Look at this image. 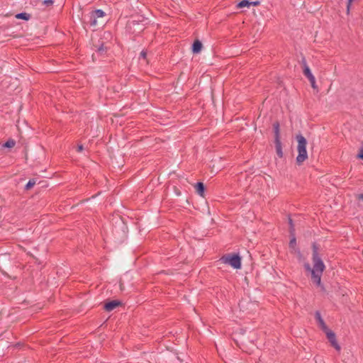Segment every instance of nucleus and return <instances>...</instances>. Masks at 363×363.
I'll list each match as a JSON object with an SVG mask.
<instances>
[{
    "label": "nucleus",
    "mask_w": 363,
    "mask_h": 363,
    "mask_svg": "<svg viewBox=\"0 0 363 363\" xmlns=\"http://www.w3.org/2000/svg\"><path fill=\"white\" fill-rule=\"evenodd\" d=\"M16 145V142L12 140V139H10V140H8L4 145H3V147H8V148H11V147H14Z\"/></svg>",
    "instance_id": "nucleus-16"
},
{
    "label": "nucleus",
    "mask_w": 363,
    "mask_h": 363,
    "mask_svg": "<svg viewBox=\"0 0 363 363\" xmlns=\"http://www.w3.org/2000/svg\"><path fill=\"white\" fill-rule=\"evenodd\" d=\"M195 188L198 194L201 196H203L205 190L203 184L202 182H198L196 184Z\"/></svg>",
    "instance_id": "nucleus-11"
},
{
    "label": "nucleus",
    "mask_w": 363,
    "mask_h": 363,
    "mask_svg": "<svg viewBox=\"0 0 363 363\" xmlns=\"http://www.w3.org/2000/svg\"><path fill=\"white\" fill-rule=\"evenodd\" d=\"M273 128L274 132V140H280V129L279 123L276 122L273 124Z\"/></svg>",
    "instance_id": "nucleus-10"
},
{
    "label": "nucleus",
    "mask_w": 363,
    "mask_h": 363,
    "mask_svg": "<svg viewBox=\"0 0 363 363\" xmlns=\"http://www.w3.org/2000/svg\"><path fill=\"white\" fill-rule=\"evenodd\" d=\"M315 317L318 323L319 327L321 328V330L324 333L329 330V328L326 325L325 323L324 322L323 319L322 318L321 315L319 311L315 312Z\"/></svg>",
    "instance_id": "nucleus-6"
},
{
    "label": "nucleus",
    "mask_w": 363,
    "mask_h": 363,
    "mask_svg": "<svg viewBox=\"0 0 363 363\" xmlns=\"http://www.w3.org/2000/svg\"><path fill=\"white\" fill-rule=\"evenodd\" d=\"M289 247H290V249L291 250V252H294V251H296V250H298L296 247V238L294 237V235H293L292 238L290 240Z\"/></svg>",
    "instance_id": "nucleus-12"
},
{
    "label": "nucleus",
    "mask_w": 363,
    "mask_h": 363,
    "mask_svg": "<svg viewBox=\"0 0 363 363\" xmlns=\"http://www.w3.org/2000/svg\"><path fill=\"white\" fill-rule=\"evenodd\" d=\"M252 5V2L249 1L248 0H242L240 2L238 3V8H243V7H249Z\"/></svg>",
    "instance_id": "nucleus-14"
},
{
    "label": "nucleus",
    "mask_w": 363,
    "mask_h": 363,
    "mask_svg": "<svg viewBox=\"0 0 363 363\" xmlns=\"http://www.w3.org/2000/svg\"><path fill=\"white\" fill-rule=\"evenodd\" d=\"M84 150V147L82 145H79L77 146V151L78 152H82V150Z\"/></svg>",
    "instance_id": "nucleus-23"
},
{
    "label": "nucleus",
    "mask_w": 363,
    "mask_h": 363,
    "mask_svg": "<svg viewBox=\"0 0 363 363\" xmlns=\"http://www.w3.org/2000/svg\"><path fill=\"white\" fill-rule=\"evenodd\" d=\"M296 140L298 142V155L296 157V162L298 164H301L308 158L306 151L307 141L302 135H298L296 136Z\"/></svg>",
    "instance_id": "nucleus-2"
},
{
    "label": "nucleus",
    "mask_w": 363,
    "mask_h": 363,
    "mask_svg": "<svg viewBox=\"0 0 363 363\" xmlns=\"http://www.w3.org/2000/svg\"><path fill=\"white\" fill-rule=\"evenodd\" d=\"M16 18L18 19H23L27 21L30 18V15L27 13H20L16 15Z\"/></svg>",
    "instance_id": "nucleus-15"
},
{
    "label": "nucleus",
    "mask_w": 363,
    "mask_h": 363,
    "mask_svg": "<svg viewBox=\"0 0 363 363\" xmlns=\"http://www.w3.org/2000/svg\"><path fill=\"white\" fill-rule=\"evenodd\" d=\"M35 184V182L34 180H29V182L26 185V189H30L31 187H33Z\"/></svg>",
    "instance_id": "nucleus-17"
},
{
    "label": "nucleus",
    "mask_w": 363,
    "mask_h": 363,
    "mask_svg": "<svg viewBox=\"0 0 363 363\" xmlns=\"http://www.w3.org/2000/svg\"><path fill=\"white\" fill-rule=\"evenodd\" d=\"M43 3L45 5L49 6V5H51L53 4V1L52 0H45Z\"/></svg>",
    "instance_id": "nucleus-22"
},
{
    "label": "nucleus",
    "mask_w": 363,
    "mask_h": 363,
    "mask_svg": "<svg viewBox=\"0 0 363 363\" xmlns=\"http://www.w3.org/2000/svg\"><path fill=\"white\" fill-rule=\"evenodd\" d=\"M105 16V13L101 10L97 9L93 11L90 16V24L91 26H96L97 24L96 18H102Z\"/></svg>",
    "instance_id": "nucleus-5"
},
{
    "label": "nucleus",
    "mask_w": 363,
    "mask_h": 363,
    "mask_svg": "<svg viewBox=\"0 0 363 363\" xmlns=\"http://www.w3.org/2000/svg\"><path fill=\"white\" fill-rule=\"evenodd\" d=\"M219 261L223 264L230 265L234 269H240L241 267V259L238 255H223Z\"/></svg>",
    "instance_id": "nucleus-3"
},
{
    "label": "nucleus",
    "mask_w": 363,
    "mask_h": 363,
    "mask_svg": "<svg viewBox=\"0 0 363 363\" xmlns=\"http://www.w3.org/2000/svg\"><path fill=\"white\" fill-rule=\"evenodd\" d=\"M251 2H252V5H253V6H258L259 4V1H251Z\"/></svg>",
    "instance_id": "nucleus-27"
},
{
    "label": "nucleus",
    "mask_w": 363,
    "mask_h": 363,
    "mask_svg": "<svg viewBox=\"0 0 363 363\" xmlns=\"http://www.w3.org/2000/svg\"><path fill=\"white\" fill-rule=\"evenodd\" d=\"M274 143H275L276 152H277V155L279 157H282L283 152H282L281 140H274Z\"/></svg>",
    "instance_id": "nucleus-8"
},
{
    "label": "nucleus",
    "mask_w": 363,
    "mask_h": 363,
    "mask_svg": "<svg viewBox=\"0 0 363 363\" xmlns=\"http://www.w3.org/2000/svg\"><path fill=\"white\" fill-rule=\"evenodd\" d=\"M202 48V44L199 40H195L193 43L192 51L194 53H199Z\"/></svg>",
    "instance_id": "nucleus-9"
},
{
    "label": "nucleus",
    "mask_w": 363,
    "mask_h": 363,
    "mask_svg": "<svg viewBox=\"0 0 363 363\" xmlns=\"http://www.w3.org/2000/svg\"><path fill=\"white\" fill-rule=\"evenodd\" d=\"M311 84V86L313 88V89H315L316 88V85H315V77H313V79H308Z\"/></svg>",
    "instance_id": "nucleus-20"
},
{
    "label": "nucleus",
    "mask_w": 363,
    "mask_h": 363,
    "mask_svg": "<svg viewBox=\"0 0 363 363\" xmlns=\"http://www.w3.org/2000/svg\"><path fill=\"white\" fill-rule=\"evenodd\" d=\"M357 198L359 200H363V194L357 195Z\"/></svg>",
    "instance_id": "nucleus-25"
},
{
    "label": "nucleus",
    "mask_w": 363,
    "mask_h": 363,
    "mask_svg": "<svg viewBox=\"0 0 363 363\" xmlns=\"http://www.w3.org/2000/svg\"><path fill=\"white\" fill-rule=\"evenodd\" d=\"M293 253L297 256L299 260H301L303 259V255L299 250H296V251H294Z\"/></svg>",
    "instance_id": "nucleus-18"
},
{
    "label": "nucleus",
    "mask_w": 363,
    "mask_h": 363,
    "mask_svg": "<svg viewBox=\"0 0 363 363\" xmlns=\"http://www.w3.org/2000/svg\"><path fill=\"white\" fill-rule=\"evenodd\" d=\"M325 333L331 346H333L337 352H340L341 347L337 341L335 334L330 329L325 331Z\"/></svg>",
    "instance_id": "nucleus-4"
},
{
    "label": "nucleus",
    "mask_w": 363,
    "mask_h": 363,
    "mask_svg": "<svg viewBox=\"0 0 363 363\" xmlns=\"http://www.w3.org/2000/svg\"><path fill=\"white\" fill-rule=\"evenodd\" d=\"M357 157L363 160V150H361L360 152L357 155Z\"/></svg>",
    "instance_id": "nucleus-24"
},
{
    "label": "nucleus",
    "mask_w": 363,
    "mask_h": 363,
    "mask_svg": "<svg viewBox=\"0 0 363 363\" xmlns=\"http://www.w3.org/2000/svg\"><path fill=\"white\" fill-rule=\"evenodd\" d=\"M303 74L308 79H313V77H314V76L311 72L310 68L308 67L306 64L304 65Z\"/></svg>",
    "instance_id": "nucleus-13"
},
{
    "label": "nucleus",
    "mask_w": 363,
    "mask_h": 363,
    "mask_svg": "<svg viewBox=\"0 0 363 363\" xmlns=\"http://www.w3.org/2000/svg\"><path fill=\"white\" fill-rule=\"evenodd\" d=\"M147 57V52L145 50H143L140 54V57L145 60Z\"/></svg>",
    "instance_id": "nucleus-21"
},
{
    "label": "nucleus",
    "mask_w": 363,
    "mask_h": 363,
    "mask_svg": "<svg viewBox=\"0 0 363 363\" xmlns=\"http://www.w3.org/2000/svg\"><path fill=\"white\" fill-rule=\"evenodd\" d=\"M313 267L308 263H305L304 268L311 274L313 282L318 286H321V277L325 266L319 256L318 248L315 244H313Z\"/></svg>",
    "instance_id": "nucleus-1"
},
{
    "label": "nucleus",
    "mask_w": 363,
    "mask_h": 363,
    "mask_svg": "<svg viewBox=\"0 0 363 363\" xmlns=\"http://www.w3.org/2000/svg\"><path fill=\"white\" fill-rule=\"evenodd\" d=\"M347 13L349 14L352 3L353 2L354 0H347Z\"/></svg>",
    "instance_id": "nucleus-19"
},
{
    "label": "nucleus",
    "mask_w": 363,
    "mask_h": 363,
    "mask_svg": "<svg viewBox=\"0 0 363 363\" xmlns=\"http://www.w3.org/2000/svg\"><path fill=\"white\" fill-rule=\"evenodd\" d=\"M120 302L118 301H112L105 304L104 308L107 311H111L114 308H116L117 306L120 305Z\"/></svg>",
    "instance_id": "nucleus-7"
},
{
    "label": "nucleus",
    "mask_w": 363,
    "mask_h": 363,
    "mask_svg": "<svg viewBox=\"0 0 363 363\" xmlns=\"http://www.w3.org/2000/svg\"><path fill=\"white\" fill-rule=\"evenodd\" d=\"M289 223H290L291 228V233H293L294 229H293V223H292V220L291 219H289Z\"/></svg>",
    "instance_id": "nucleus-26"
}]
</instances>
